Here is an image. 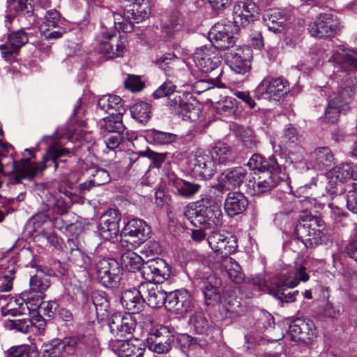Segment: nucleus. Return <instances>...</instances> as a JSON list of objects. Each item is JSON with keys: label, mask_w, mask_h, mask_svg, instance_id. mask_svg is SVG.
Returning <instances> with one entry per match:
<instances>
[{"label": "nucleus", "mask_w": 357, "mask_h": 357, "mask_svg": "<svg viewBox=\"0 0 357 357\" xmlns=\"http://www.w3.org/2000/svg\"><path fill=\"white\" fill-rule=\"evenodd\" d=\"M73 153L68 149L55 146H50L43 160L39 162H32L29 158L22 159L20 161L13 160V171L15 173L14 183L20 182L21 179L31 180L38 174L42 173L51 162L54 164V169L58 168L59 158L65 156H70Z\"/></svg>", "instance_id": "1"}, {"label": "nucleus", "mask_w": 357, "mask_h": 357, "mask_svg": "<svg viewBox=\"0 0 357 357\" xmlns=\"http://www.w3.org/2000/svg\"><path fill=\"white\" fill-rule=\"evenodd\" d=\"M295 234L305 248L312 249L324 241L326 225L320 218L312 216L299 222L296 226Z\"/></svg>", "instance_id": "2"}, {"label": "nucleus", "mask_w": 357, "mask_h": 357, "mask_svg": "<svg viewBox=\"0 0 357 357\" xmlns=\"http://www.w3.org/2000/svg\"><path fill=\"white\" fill-rule=\"evenodd\" d=\"M193 61L199 70L204 73H211L210 79L216 80L220 75L219 66L222 56L218 50L209 45L197 48L193 54Z\"/></svg>", "instance_id": "3"}, {"label": "nucleus", "mask_w": 357, "mask_h": 357, "mask_svg": "<svg viewBox=\"0 0 357 357\" xmlns=\"http://www.w3.org/2000/svg\"><path fill=\"white\" fill-rule=\"evenodd\" d=\"M308 280L305 267L300 264L296 268L293 277L288 276L285 280L277 282L275 287L269 289V293L282 302H294L298 291H288V289L295 287L300 281L305 282Z\"/></svg>", "instance_id": "4"}, {"label": "nucleus", "mask_w": 357, "mask_h": 357, "mask_svg": "<svg viewBox=\"0 0 357 357\" xmlns=\"http://www.w3.org/2000/svg\"><path fill=\"white\" fill-rule=\"evenodd\" d=\"M151 228L142 220L132 219L127 222L121 232L120 245L127 249L139 246L149 237Z\"/></svg>", "instance_id": "5"}, {"label": "nucleus", "mask_w": 357, "mask_h": 357, "mask_svg": "<svg viewBox=\"0 0 357 357\" xmlns=\"http://www.w3.org/2000/svg\"><path fill=\"white\" fill-rule=\"evenodd\" d=\"M188 167L195 177L202 180L211 179L217 172L215 160L210 151L197 149L188 158Z\"/></svg>", "instance_id": "6"}, {"label": "nucleus", "mask_w": 357, "mask_h": 357, "mask_svg": "<svg viewBox=\"0 0 357 357\" xmlns=\"http://www.w3.org/2000/svg\"><path fill=\"white\" fill-rule=\"evenodd\" d=\"M356 93L354 84L341 86L337 94L331 98L325 112V120L334 123L337 121L339 114L349 108V105Z\"/></svg>", "instance_id": "7"}, {"label": "nucleus", "mask_w": 357, "mask_h": 357, "mask_svg": "<svg viewBox=\"0 0 357 357\" xmlns=\"http://www.w3.org/2000/svg\"><path fill=\"white\" fill-rule=\"evenodd\" d=\"M289 91L288 82L282 78H265L255 90L257 99L279 101Z\"/></svg>", "instance_id": "8"}, {"label": "nucleus", "mask_w": 357, "mask_h": 357, "mask_svg": "<svg viewBox=\"0 0 357 357\" xmlns=\"http://www.w3.org/2000/svg\"><path fill=\"white\" fill-rule=\"evenodd\" d=\"M207 241L216 255L215 262L234 253L238 247L237 239L234 236L218 230L211 231L208 236Z\"/></svg>", "instance_id": "9"}, {"label": "nucleus", "mask_w": 357, "mask_h": 357, "mask_svg": "<svg viewBox=\"0 0 357 357\" xmlns=\"http://www.w3.org/2000/svg\"><path fill=\"white\" fill-rule=\"evenodd\" d=\"M97 278L105 287H116L121 280L119 263L112 259H102L96 266Z\"/></svg>", "instance_id": "10"}, {"label": "nucleus", "mask_w": 357, "mask_h": 357, "mask_svg": "<svg viewBox=\"0 0 357 357\" xmlns=\"http://www.w3.org/2000/svg\"><path fill=\"white\" fill-rule=\"evenodd\" d=\"M169 264L161 258L151 259L142 266V275L146 282L157 284L164 282L170 276Z\"/></svg>", "instance_id": "11"}, {"label": "nucleus", "mask_w": 357, "mask_h": 357, "mask_svg": "<svg viewBox=\"0 0 357 357\" xmlns=\"http://www.w3.org/2000/svg\"><path fill=\"white\" fill-rule=\"evenodd\" d=\"M191 97L189 93H178L169 99V106L172 112L183 120L195 121L199 118L200 111L198 107L189 102L188 98Z\"/></svg>", "instance_id": "12"}, {"label": "nucleus", "mask_w": 357, "mask_h": 357, "mask_svg": "<svg viewBox=\"0 0 357 357\" xmlns=\"http://www.w3.org/2000/svg\"><path fill=\"white\" fill-rule=\"evenodd\" d=\"M127 45L126 39L116 31L102 33V39L99 43L98 51L107 59L123 56Z\"/></svg>", "instance_id": "13"}, {"label": "nucleus", "mask_w": 357, "mask_h": 357, "mask_svg": "<svg viewBox=\"0 0 357 357\" xmlns=\"http://www.w3.org/2000/svg\"><path fill=\"white\" fill-rule=\"evenodd\" d=\"M208 39L211 46L217 50H226L234 45L235 38L232 33V24L222 20L215 24L208 32Z\"/></svg>", "instance_id": "14"}, {"label": "nucleus", "mask_w": 357, "mask_h": 357, "mask_svg": "<svg viewBox=\"0 0 357 357\" xmlns=\"http://www.w3.org/2000/svg\"><path fill=\"white\" fill-rule=\"evenodd\" d=\"M339 24L336 16L330 13H321L313 22L309 24L308 30L313 37L326 38L337 31Z\"/></svg>", "instance_id": "15"}, {"label": "nucleus", "mask_w": 357, "mask_h": 357, "mask_svg": "<svg viewBox=\"0 0 357 357\" xmlns=\"http://www.w3.org/2000/svg\"><path fill=\"white\" fill-rule=\"evenodd\" d=\"M173 341V335L167 326H163L151 329L146 337L149 349L158 354L168 352Z\"/></svg>", "instance_id": "16"}, {"label": "nucleus", "mask_w": 357, "mask_h": 357, "mask_svg": "<svg viewBox=\"0 0 357 357\" xmlns=\"http://www.w3.org/2000/svg\"><path fill=\"white\" fill-rule=\"evenodd\" d=\"M121 216L119 211L109 208L102 215L98 226L99 236L105 241L114 242L119 232V222Z\"/></svg>", "instance_id": "17"}, {"label": "nucleus", "mask_w": 357, "mask_h": 357, "mask_svg": "<svg viewBox=\"0 0 357 357\" xmlns=\"http://www.w3.org/2000/svg\"><path fill=\"white\" fill-rule=\"evenodd\" d=\"M287 335L296 342L310 344L317 337V329L313 321L298 319L291 324Z\"/></svg>", "instance_id": "18"}, {"label": "nucleus", "mask_w": 357, "mask_h": 357, "mask_svg": "<svg viewBox=\"0 0 357 357\" xmlns=\"http://www.w3.org/2000/svg\"><path fill=\"white\" fill-rule=\"evenodd\" d=\"M291 11L276 8L266 10L263 14V20L266 25L275 33L283 32L291 22Z\"/></svg>", "instance_id": "19"}, {"label": "nucleus", "mask_w": 357, "mask_h": 357, "mask_svg": "<svg viewBox=\"0 0 357 357\" xmlns=\"http://www.w3.org/2000/svg\"><path fill=\"white\" fill-rule=\"evenodd\" d=\"M136 320L130 313H116L109 319L108 326L114 337H126L131 335L136 328Z\"/></svg>", "instance_id": "20"}, {"label": "nucleus", "mask_w": 357, "mask_h": 357, "mask_svg": "<svg viewBox=\"0 0 357 357\" xmlns=\"http://www.w3.org/2000/svg\"><path fill=\"white\" fill-rule=\"evenodd\" d=\"M200 214L203 220L202 226L204 229H210L220 226L222 223V213L220 205L211 199H205L199 202Z\"/></svg>", "instance_id": "21"}, {"label": "nucleus", "mask_w": 357, "mask_h": 357, "mask_svg": "<svg viewBox=\"0 0 357 357\" xmlns=\"http://www.w3.org/2000/svg\"><path fill=\"white\" fill-rule=\"evenodd\" d=\"M166 307L177 314L188 312L193 307L192 297L185 289L171 291L168 294Z\"/></svg>", "instance_id": "22"}, {"label": "nucleus", "mask_w": 357, "mask_h": 357, "mask_svg": "<svg viewBox=\"0 0 357 357\" xmlns=\"http://www.w3.org/2000/svg\"><path fill=\"white\" fill-rule=\"evenodd\" d=\"M259 17V8L252 1L241 2L234 7V23L237 26H246Z\"/></svg>", "instance_id": "23"}, {"label": "nucleus", "mask_w": 357, "mask_h": 357, "mask_svg": "<svg viewBox=\"0 0 357 357\" xmlns=\"http://www.w3.org/2000/svg\"><path fill=\"white\" fill-rule=\"evenodd\" d=\"M328 62L340 70H357V51L345 49L341 46L333 52Z\"/></svg>", "instance_id": "24"}, {"label": "nucleus", "mask_w": 357, "mask_h": 357, "mask_svg": "<svg viewBox=\"0 0 357 357\" xmlns=\"http://www.w3.org/2000/svg\"><path fill=\"white\" fill-rule=\"evenodd\" d=\"M30 289L24 293L29 294L31 298V307H38L40 301L44 297L45 291L50 285V277L42 271H38L30 278Z\"/></svg>", "instance_id": "25"}, {"label": "nucleus", "mask_w": 357, "mask_h": 357, "mask_svg": "<svg viewBox=\"0 0 357 357\" xmlns=\"http://www.w3.org/2000/svg\"><path fill=\"white\" fill-rule=\"evenodd\" d=\"M142 294L144 303L152 308L160 307L167 304L168 294L157 284L151 282H142Z\"/></svg>", "instance_id": "26"}, {"label": "nucleus", "mask_w": 357, "mask_h": 357, "mask_svg": "<svg viewBox=\"0 0 357 357\" xmlns=\"http://www.w3.org/2000/svg\"><path fill=\"white\" fill-rule=\"evenodd\" d=\"M29 294L22 292L19 297L9 298L6 304L1 307V313L2 316L16 317L25 314L26 310L31 307V297Z\"/></svg>", "instance_id": "27"}, {"label": "nucleus", "mask_w": 357, "mask_h": 357, "mask_svg": "<svg viewBox=\"0 0 357 357\" xmlns=\"http://www.w3.org/2000/svg\"><path fill=\"white\" fill-rule=\"evenodd\" d=\"M125 6V17L134 19L136 23H139L148 18L151 8L147 0H126Z\"/></svg>", "instance_id": "28"}, {"label": "nucleus", "mask_w": 357, "mask_h": 357, "mask_svg": "<svg viewBox=\"0 0 357 357\" xmlns=\"http://www.w3.org/2000/svg\"><path fill=\"white\" fill-rule=\"evenodd\" d=\"M229 60L231 69L238 74H245L251 67L252 50L246 47L231 52Z\"/></svg>", "instance_id": "29"}, {"label": "nucleus", "mask_w": 357, "mask_h": 357, "mask_svg": "<svg viewBox=\"0 0 357 357\" xmlns=\"http://www.w3.org/2000/svg\"><path fill=\"white\" fill-rule=\"evenodd\" d=\"M142 292V284H140L137 289H128L123 293L121 302L130 314L137 313L142 309L144 299Z\"/></svg>", "instance_id": "30"}, {"label": "nucleus", "mask_w": 357, "mask_h": 357, "mask_svg": "<svg viewBox=\"0 0 357 357\" xmlns=\"http://www.w3.org/2000/svg\"><path fill=\"white\" fill-rule=\"evenodd\" d=\"M248 205V199L242 192H230L225 201V210L229 217H234L244 212Z\"/></svg>", "instance_id": "31"}, {"label": "nucleus", "mask_w": 357, "mask_h": 357, "mask_svg": "<svg viewBox=\"0 0 357 357\" xmlns=\"http://www.w3.org/2000/svg\"><path fill=\"white\" fill-rule=\"evenodd\" d=\"M247 174V171L242 167L225 170L218 178L220 185L223 188H237L243 182Z\"/></svg>", "instance_id": "32"}, {"label": "nucleus", "mask_w": 357, "mask_h": 357, "mask_svg": "<svg viewBox=\"0 0 357 357\" xmlns=\"http://www.w3.org/2000/svg\"><path fill=\"white\" fill-rule=\"evenodd\" d=\"M28 42L27 34L23 30L14 31L8 35L6 44L0 45V51L3 58L16 52Z\"/></svg>", "instance_id": "33"}, {"label": "nucleus", "mask_w": 357, "mask_h": 357, "mask_svg": "<svg viewBox=\"0 0 357 357\" xmlns=\"http://www.w3.org/2000/svg\"><path fill=\"white\" fill-rule=\"evenodd\" d=\"M215 267L223 268L229 278L236 284H241L245 280V275L241 266L229 255L215 262Z\"/></svg>", "instance_id": "34"}, {"label": "nucleus", "mask_w": 357, "mask_h": 357, "mask_svg": "<svg viewBox=\"0 0 357 357\" xmlns=\"http://www.w3.org/2000/svg\"><path fill=\"white\" fill-rule=\"evenodd\" d=\"M312 167L322 170L328 168L333 164V155L328 147H318L315 149L309 156Z\"/></svg>", "instance_id": "35"}, {"label": "nucleus", "mask_w": 357, "mask_h": 357, "mask_svg": "<svg viewBox=\"0 0 357 357\" xmlns=\"http://www.w3.org/2000/svg\"><path fill=\"white\" fill-rule=\"evenodd\" d=\"M221 284L220 278L215 274L210 275L206 281L204 282L202 291L204 295L205 303L207 305H215L218 303L220 296L218 290V286Z\"/></svg>", "instance_id": "36"}, {"label": "nucleus", "mask_w": 357, "mask_h": 357, "mask_svg": "<svg viewBox=\"0 0 357 357\" xmlns=\"http://www.w3.org/2000/svg\"><path fill=\"white\" fill-rule=\"evenodd\" d=\"M7 8L11 12L22 13L29 18V24L24 27L26 29H29L31 26L38 23L33 15L31 0H7Z\"/></svg>", "instance_id": "37"}, {"label": "nucleus", "mask_w": 357, "mask_h": 357, "mask_svg": "<svg viewBox=\"0 0 357 357\" xmlns=\"http://www.w3.org/2000/svg\"><path fill=\"white\" fill-rule=\"evenodd\" d=\"M123 114L111 113L109 116L102 119L99 122L101 134L123 133L126 127L122 122Z\"/></svg>", "instance_id": "38"}, {"label": "nucleus", "mask_w": 357, "mask_h": 357, "mask_svg": "<svg viewBox=\"0 0 357 357\" xmlns=\"http://www.w3.org/2000/svg\"><path fill=\"white\" fill-rule=\"evenodd\" d=\"M98 106L104 112L111 113H121L123 114L125 109L120 96L116 95H105L99 98Z\"/></svg>", "instance_id": "39"}, {"label": "nucleus", "mask_w": 357, "mask_h": 357, "mask_svg": "<svg viewBox=\"0 0 357 357\" xmlns=\"http://www.w3.org/2000/svg\"><path fill=\"white\" fill-rule=\"evenodd\" d=\"M248 165L252 170H258L259 172H276L278 165L273 158H269L268 160L264 159L259 154H253L250 158Z\"/></svg>", "instance_id": "40"}, {"label": "nucleus", "mask_w": 357, "mask_h": 357, "mask_svg": "<svg viewBox=\"0 0 357 357\" xmlns=\"http://www.w3.org/2000/svg\"><path fill=\"white\" fill-rule=\"evenodd\" d=\"M354 173L352 165L350 163H344L334 167L329 173L331 184L334 183L336 188L342 187V183L350 179Z\"/></svg>", "instance_id": "41"}, {"label": "nucleus", "mask_w": 357, "mask_h": 357, "mask_svg": "<svg viewBox=\"0 0 357 357\" xmlns=\"http://www.w3.org/2000/svg\"><path fill=\"white\" fill-rule=\"evenodd\" d=\"M131 248L128 249L121 257V264L123 268L129 272H135L136 271L142 270L144 264L143 259L137 253L130 250Z\"/></svg>", "instance_id": "42"}, {"label": "nucleus", "mask_w": 357, "mask_h": 357, "mask_svg": "<svg viewBox=\"0 0 357 357\" xmlns=\"http://www.w3.org/2000/svg\"><path fill=\"white\" fill-rule=\"evenodd\" d=\"M169 184L176 190V192L183 197H189L198 192L200 188L199 184L184 181L179 178H169Z\"/></svg>", "instance_id": "43"}, {"label": "nucleus", "mask_w": 357, "mask_h": 357, "mask_svg": "<svg viewBox=\"0 0 357 357\" xmlns=\"http://www.w3.org/2000/svg\"><path fill=\"white\" fill-rule=\"evenodd\" d=\"M275 177L271 172L267 173L266 176L259 177L252 185L253 194L260 195L270 191L276 186L277 182Z\"/></svg>", "instance_id": "44"}, {"label": "nucleus", "mask_w": 357, "mask_h": 357, "mask_svg": "<svg viewBox=\"0 0 357 357\" xmlns=\"http://www.w3.org/2000/svg\"><path fill=\"white\" fill-rule=\"evenodd\" d=\"M131 115L141 123H146L150 119L151 105L145 102H138L130 107Z\"/></svg>", "instance_id": "45"}, {"label": "nucleus", "mask_w": 357, "mask_h": 357, "mask_svg": "<svg viewBox=\"0 0 357 357\" xmlns=\"http://www.w3.org/2000/svg\"><path fill=\"white\" fill-rule=\"evenodd\" d=\"M237 102L235 98L226 96L219 100L215 105L216 111L223 116H230L236 111Z\"/></svg>", "instance_id": "46"}, {"label": "nucleus", "mask_w": 357, "mask_h": 357, "mask_svg": "<svg viewBox=\"0 0 357 357\" xmlns=\"http://www.w3.org/2000/svg\"><path fill=\"white\" fill-rule=\"evenodd\" d=\"M210 153L215 160L216 165L227 162L231 155L229 147L225 143L220 142L215 144Z\"/></svg>", "instance_id": "47"}, {"label": "nucleus", "mask_w": 357, "mask_h": 357, "mask_svg": "<svg viewBox=\"0 0 357 357\" xmlns=\"http://www.w3.org/2000/svg\"><path fill=\"white\" fill-rule=\"evenodd\" d=\"M61 23L60 13L55 9L49 10L44 16V21L40 29L43 33L48 32L50 27H59Z\"/></svg>", "instance_id": "48"}, {"label": "nucleus", "mask_w": 357, "mask_h": 357, "mask_svg": "<svg viewBox=\"0 0 357 357\" xmlns=\"http://www.w3.org/2000/svg\"><path fill=\"white\" fill-rule=\"evenodd\" d=\"M147 137L153 143L160 145L172 143L176 139V135L157 130H150L147 134Z\"/></svg>", "instance_id": "49"}, {"label": "nucleus", "mask_w": 357, "mask_h": 357, "mask_svg": "<svg viewBox=\"0 0 357 357\" xmlns=\"http://www.w3.org/2000/svg\"><path fill=\"white\" fill-rule=\"evenodd\" d=\"M61 340L54 339L45 343L43 347V357H62L63 356Z\"/></svg>", "instance_id": "50"}, {"label": "nucleus", "mask_w": 357, "mask_h": 357, "mask_svg": "<svg viewBox=\"0 0 357 357\" xmlns=\"http://www.w3.org/2000/svg\"><path fill=\"white\" fill-rule=\"evenodd\" d=\"M145 349L144 344L137 340H128L121 357H142Z\"/></svg>", "instance_id": "51"}, {"label": "nucleus", "mask_w": 357, "mask_h": 357, "mask_svg": "<svg viewBox=\"0 0 357 357\" xmlns=\"http://www.w3.org/2000/svg\"><path fill=\"white\" fill-rule=\"evenodd\" d=\"M344 312V305L340 301H327L323 308L324 315L331 319H338Z\"/></svg>", "instance_id": "52"}, {"label": "nucleus", "mask_w": 357, "mask_h": 357, "mask_svg": "<svg viewBox=\"0 0 357 357\" xmlns=\"http://www.w3.org/2000/svg\"><path fill=\"white\" fill-rule=\"evenodd\" d=\"M199 202L196 206H187L184 208V215L195 227H201L204 220L200 214Z\"/></svg>", "instance_id": "53"}, {"label": "nucleus", "mask_w": 357, "mask_h": 357, "mask_svg": "<svg viewBox=\"0 0 357 357\" xmlns=\"http://www.w3.org/2000/svg\"><path fill=\"white\" fill-rule=\"evenodd\" d=\"M190 324L199 334H205L208 329V323L204 314L201 312L194 313L190 319Z\"/></svg>", "instance_id": "54"}, {"label": "nucleus", "mask_w": 357, "mask_h": 357, "mask_svg": "<svg viewBox=\"0 0 357 357\" xmlns=\"http://www.w3.org/2000/svg\"><path fill=\"white\" fill-rule=\"evenodd\" d=\"M222 307L226 312L225 316L229 318H234L240 314V302L236 297L229 296L226 298Z\"/></svg>", "instance_id": "55"}, {"label": "nucleus", "mask_w": 357, "mask_h": 357, "mask_svg": "<svg viewBox=\"0 0 357 357\" xmlns=\"http://www.w3.org/2000/svg\"><path fill=\"white\" fill-rule=\"evenodd\" d=\"M114 23L119 25V29L123 32H131L134 29V24L136 23L134 19H126L125 17V10L123 14L120 13H113Z\"/></svg>", "instance_id": "56"}, {"label": "nucleus", "mask_w": 357, "mask_h": 357, "mask_svg": "<svg viewBox=\"0 0 357 357\" xmlns=\"http://www.w3.org/2000/svg\"><path fill=\"white\" fill-rule=\"evenodd\" d=\"M61 347H63L64 354H73L78 349L82 348V342L80 338L77 337H72L61 340Z\"/></svg>", "instance_id": "57"}, {"label": "nucleus", "mask_w": 357, "mask_h": 357, "mask_svg": "<svg viewBox=\"0 0 357 357\" xmlns=\"http://www.w3.org/2000/svg\"><path fill=\"white\" fill-rule=\"evenodd\" d=\"M69 259L78 267L87 268L91 265V259L79 250H73Z\"/></svg>", "instance_id": "58"}, {"label": "nucleus", "mask_w": 357, "mask_h": 357, "mask_svg": "<svg viewBox=\"0 0 357 357\" xmlns=\"http://www.w3.org/2000/svg\"><path fill=\"white\" fill-rule=\"evenodd\" d=\"M346 204L349 211L357 213V183H353L351 189L348 190Z\"/></svg>", "instance_id": "59"}, {"label": "nucleus", "mask_w": 357, "mask_h": 357, "mask_svg": "<svg viewBox=\"0 0 357 357\" xmlns=\"http://www.w3.org/2000/svg\"><path fill=\"white\" fill-rule=\"evenodd\" d=\"M241 139L244 145L248 149H254L257 146L258 141L253 135L252 130L242 128L240 133Z\"/></svg>", "instance_id": "60"}, {"label": "nucleus", "mask_w": 357, "mask_h": 357, "mask_svg": "<svg viewBox=\"0 0 357 357\" xmlns=\"http://www.w3.org/2000/svg\"><path fill=\"white\" fill-rule=\"evenodd\" d=\"M102 135H103L106 146L110 150L117 148L124 138L123 133L114 132Z\"/></svg>", "instance_id": "61"}, {"label": "nucleus", "mask_w": 357, "mask_h": 357, "mask_svg": "<svg viewBox=\"0 0 357 357\" xmlns=\"http://www.w3.org/2000/svg\"><path fill=\"white\" fill-rule=\"evenodd\" d=\"M281 142L283 144L294 143L298 139V133L296 128L289 124L285 126L281 136Z\"/></svg>", "instance_id": "62"}, {"label": "nucleus", "mask_w": 357, "mask_h": 357, "mask_svg": "<svg viewBox=\"0 0 357 357\" xmlns=\"http://www.w3.org/2000/svg\"><path fill=\"white\" fill-rule=\"evenodd\" d=\"M6 326L10 329H15L23 333H27L30 331V321L26 319L17 320H8Z\"/></svg>", "instance_id": "63"}, {"label": "nucleus", "mask_w": 357, "mask_h": 357, "mask_svg": "<svg viewBox=\"0 0 357 357\" xmlns=\"http://www.w3.org/2000/svg\"><path fill=\"white\" fill-rule=\"evenodd\" d=\"M7 357H38V354L27 346L21 345L11 349Z\"/></svg>", "instance_id": "64"}]
</instances>
